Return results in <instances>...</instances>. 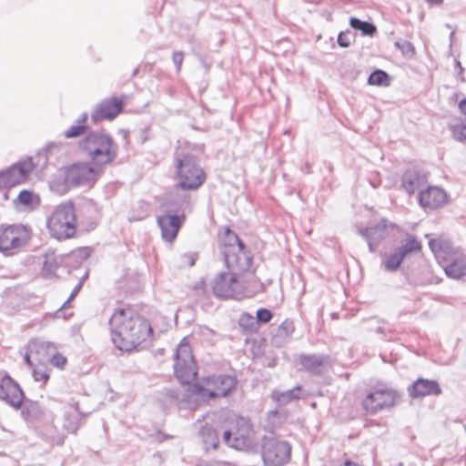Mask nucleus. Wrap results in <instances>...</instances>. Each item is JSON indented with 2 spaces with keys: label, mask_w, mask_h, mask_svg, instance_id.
Instances as JSON below:
<instances>
[{
  "label": "nucleus",
  "mask_w": 466,
  "mask_h": 466,
  "mask_svg": "<svg viewBox=\"0 0 466 466\" xmlns=\"http://www.w3.org/2000/svg\"><path fill=\"white\" fill-rule=\"evenodd\" d=\"M108 324L111 340L121 351L135 350L152 334L148 320L131 308L116 309Z\"/></svg>",
  "instance_id": "obj_1"
},
{
  "label": "nucleus",
  "mask_w": 466,
  "mask_h": 466,
  "mask_svg": "<svg viewBox=\"0 0 466 466\" xmlns=\"http://www.w3.org/2000/svg\"><path fill=\"white\" fill-rule=\"evenodd\" d=\"M389 228L388 221L381 219L376 225L359 228V233L367 241L370 252H375L380 242L388 236Z\"/></svg>",
  "instance_id": "obj_20"
},
{
  "label": "nucleus",
  "mask_w": 466,
  "mask_h": 466,
  "mask_svg": "<svg viewBox=\"0 0 466 466\" xmlns=\"http://www.w3.org/2000/svg\"><path fill=\"white\" fill-rule=\"evenodd\" d=\"M149 216V205L145 201H139L128 216V221H141Z\"/></svg>",
  "instance_id": "obj_29"
},
{
  "label": "nucleus",
  "mask_w": 466,
  "mask_h": 466,
  "mask_svg": "<svg viewBox=\"0 0 466 466\" xmlns=\"http://www.w3.org/2000/svg\"><path fill=\"white\" fill-rule=\"evenodd\" d=\"M291 447L285 441H268L264 445L263 460L268 466H282L290 458Z\"/></svg>",
  "instance_id": "obj_14"
},
{
  "label": "nucleus",
  "mask_w": 466,
  "mask_h": 466,
  "mask_svg": "<svg viewBox=\"0 0 466 466\" xmlns=\"http://www.w3.org/2000/svg\"><path fill=\"white\" fill-rule=\"evenodd\" d=\"M31 353L35 355L37 364H46L56 347L54 343L40 339H34L28 343Z\"/></svg>",
  "instance_id": "obj_24"
},
{
  "label": "nucleus",
  "mask_w": 466,
  "mask_h": 466,
  "mask_svg": "<svg viewBox=\"0 0 466 466\" xmlns=\"http://www.w3.org/2000/svg\"><path fill=\"white\" fill-rule=\"evenodd\" d=\"M46 227L50 235L58 240L72 238L76 230L73 203L68 201L58 205L47 218Z\"/></svg>",
  "instance_id": "obj_5"
},
{
  "label": "nucleus",
  "mask_w": 466,
  "mask_h": 466,
  "mask_svg": "<svg viewBox=\"0 0 466 466\" xmlns=\"http://www.w3.org/2000/svg\"><path fill=\"white\" fill-rule=\"evenodd\" d=\"M238 425H240L241 429L238 430L236 432H232L231 431H224L223 441L228 446L236 450H241L247 444L250 427L248 420L243 418L238 420Z\"/></svg>",
  "instance_id": "obj_21"
},
{
  "label": "nucleus",
  "mask_w": 466,
  "mask_h": 466,
  "mask_svg": "<svg viewBox=\"0 0 466 466\" xmlns=\"http://www.w3.org/2000/svg\"><path fill=\"white\" fill-rule=\"evenodd\" d=\"M389 75L380 69L373 71L369 78L368 84L371 86H388Z\"/></svg>",
  "instance_id": "obj_34"
},
{
  "label": "nucleus",
  "mask_w": 466,
  "mask_h": 466,
  "mask_svg": "<svg viewBox=\"0 0 466 466\" xmlns=\"http://www.w3.org/2000/svg\"><path fill=\"white\" fill-rule=\"evenodd\" d=\"M32 375L35 381L45 384L49 379L46 364H36L32 368Z\"/></svg>",
  "instance_id": "obj_35"
},
{
  "label": "nucleus",
  "mask_w": 466,
  "mask_h": 466,
  "mask_svg": "<svg viewBox=\"0 0 466 466\" xmlns=\"http://www.w3.org/2000/svg\"><path fill=\"white\" fill-rule=\"evenodd\" d=\"M213 293L218 298H235L242 295V287L236 273H220L213 280Z\"/></svg>",
  "instance_id": "obj_13"
},
{
  "label": "nucleus",
  "mask_w": 466,
  "mask_h": 466,
  "mask_svg": "<svg viewBox=\"0 0 466 466\" xmlns=\"http://www.w3.org/2000/svg\"><path fill=\"white\" fill-rule=\"evenodd\" d=\"M31 238V230L22 224L0 227V252L5 256H13L27 245Z\"/></svg>",
  "instance_id": "obj_8"
},
{
  "label": "nucleus",
  "mask_w": 466,
  "mask_h": 466,
  "mask_svg": "<svg viewBox=\"0 0 466 466\" xmlns=\"http://www.w3.org/2000/svg\"><path fill=\"white\" fill-rule=\"evenodd\" d=\"M180 259L182 266L192 267L196 263L197 255L195 253H186L181 256Z\"/></svg>",
  "instance_id": "obj_44"
},
{
  "label": "nucleus",
  "mask_w": 466,
  "mask_h": 466,
  "mask_svg": "<svg viewBox=\"0 0 466 466\" xmlns=\"http://www.w3.org/2000/svg\"><path fill=\"white\" fill-rule=\"evenodd\" d=\"M302 389L300 386H296L293 389L279 391L274 390L272 392V399L280 406L287 405L288 403L299 400L301 398Z\"/></svg>",
  "instance_id": "obj_27"
},
{
  "label": "nucleus",
  "mask_w": 466,
  "mask_h": 466,
  "mask_svg": "<svg viewBox=\"0 0 466 466\" xmlns=\"http://www.w3.org/2000/svg\"><path fill=\"white\" fill-rule=\"evenodd\" d=\"M175 164L179 187L193 190L198 188L205 182L206 174L197 163V157L194 155L177 150Z\"/></svg>",
  "instance_id": "obj_4"
},
{
  "label": "nucleus",
  "mask_w": 466,
  "mask_h": 466,
  "mask_svg": "<svg viewBox=\"0 0 466 466\" xmlns=\"http://www.w3.org/2000/svg\"><path fill=\"white\" fill-rule=\"evenodd\" d=\"M44 413V410L42 406L37 401L26 400L25 403V408L23 410V414L26 415L31 419H37L41 417Z\"/></svg>",
  "instance_id": "obj_33"
},
{
  "label": "nucleus",
  "mask_w": 466,
  "mask_h": 466,
  "mask_svg": "<svg viewBox=\"0 0 466 466\" xmlns=\"http://www.w3.org/2000/svg\"><path fill=\"white\" fill-rule=\"evenodd\" d=\"M76 296L71 293L69 298L63 303L62 308H65Z\"/></svg>",
  "instance_id": "obj_58"
},
{
  "label": "nucleus",
  "mask_w": 466,
  "mask_h": 466,
  "mask_svg": "<svg viewBox=\"0 0 466 466\" xmlns=\"http://www.w3.org/2000/svg\"><path fill=\"white\" fill-rule=\"evenodd\" d=\"M223 256L227 267L231 270L246 272L251 268L253 258L244 244L224 249Z\"/></svg>",
  "instance_id": "obj_16"
},
{
  "label": "nucleus",
  "mask_w": 466,
  "mask_h": 466,
  "mask_svg": "<svg viewBox=\"0 0 466 466\" xmlns=\"http://www.w3.org/2000/svg\"><path fill=\"white\" fill-rule=\"evenodd\" d=\"M459 107L461 111V113L465 116V120H466V98H463L460 104H459Z\"/></svg>",
  "instance_id": "obj_50"
},
{
  "label": "nucleus",
  "mask_w": 466,
  "mask_h": 466,
  "mask_svg": "<svg viewBox=\"0 0 466 466\" xmlns=\"http://www.w3.org/2000/svg\"><path fill=\"white\" fill-rule=\"evenodd\" d=\"M202 434L204 437V443L207 449L209 447L213 449L218 448L219 441L215 430L211 428H205L202 430Z\"/></svg>",
  "instance_id": "obj_36"
},
{
  "label": "nucleus",
  "mask_w": 466,
  "mask_h": 466,
  "mask_svg": "<svg viewBox=\"0 0 466 466\" xmlns=\"http://www.w3.org/2000/svg\"><path fill=\"white\" fill-rule=\"evenodd\" d=\"M168 214L157 218V225L161 229V236L164 240L172 242L185 220V213L181 208H172Z\"/></svg>",
  "instance_id": "obj_15"
},
{
  "label": "nucleus",
  "mask_w": 466,
  "mask_h": 466,
  "mask_svg": "<svg viewBox=\"0 0 466 466\" xmlns=\"http://www.w3.org/2000/svg\"><path fill=\"white\" fill-rule=\"evenodd\" d=\"M294 330L295 326L293 321L289 319H285L278 328V333L275 336L276 343H279V338L281 339L279 343L286 342Z\"/></svg>",
  "instance_id": "obj_30"
},
{
  "label": "nucleus",
  "mask_w": 466,
  "mask_h": 466,
  "mask_svg": "<svg viewBox=\"0 0 466 466\" xmlns=\"http://www.w3.org/2000/svg\"><path fill=\"white\" fill-rule=\"evenodd\" d=\"M184 56L182 52H175L172 56L173 63L175 64L177 70L179 71L183 63Z\"/></svg>",
  "instance_id": "obj_46"
},
{
  "label": "nucleus",
  "mask_w": 466,
  "mask_h": 466,
  "mask_svg": "<svg viewBox=\"0 0 466 466\" xmlns=\"http://www.w3.org/2000/svg\"><path fill=\"white\" fill-rule=\"evenodd\" d=\"M272 317L271 311L268 309L261 308L257 310L256 318L258 323L266 324L271 320Z\"/></svg>",
  "instance_id": "obj_42"
},
{
  "label": "nucleus",
  "mask_w": 466,
  "mask_h": 466,
  "mask_svg": "<svg viewBox=\"0 0 466 466\" xmlns=\"http://www.w3.org/2000/svg\"><path fill=\"white\" fill-rule=\"evenodd\" d=\"M421 249V243L411 234H407L401 245L392 253L385 255L382 260V267L387 271H395L399 268L403 259L410 254L419 252Z\"/></svg>",
  "instance_id": "obj_11"
},
{
  "label": "nucleus",
  "mask_w": 466,
  "mask_h": 466,
  "mask_svg": "<svg viewBox=\"0 0 466 466\" xmlns=\"http://www.w3.org/2000/svg\"><path fill=\"white\" fill-rule=\"evenodd\" d=\"M454 137L459 141H466V120L452 127Z\"/></svg>",
  "instance_id": "obj_40"
},
{
  "label": "nucleus",
  "mask_w": 466,
  "mask_h": 466,
  "mask_svg": "<svg viewBox=\"0 0 466 466\" xmlns=\"http://www.w3.org/2000/svg\"><path fill=\"white\" fill-rule=\"evenodd\" d=\"M418 201L424 210H434L447 203L448 195L440 187L429 186L419 192Z\"/></svg>",
  "instance_id": "obj_19"
},
{
  "label": "nucleus",
  "mask_w": 466,
  "mask_h": 466,
  "mask_svg": "<svg viewBox=\"0 0 466 466\" xmlns=\"http://www.w3.org/2000/svg\"><path fill=\"white\" fill-rule=\"evenodd\" d=\"M237 379L235 376L218 374L202 379L200 383L192 386V392L202 400H210L226 397L235 389Z\"/></svg>",
  "instance_id": "obj_6"
},
{
  "label": "nucleus",
  "mask_w": 466,
  "mask_h": 466,
  "mask_svg": "<svg viewBox=\"0 0 466 466\" xmlns=\"http://www.w3.org/2000/svg\"><path fill=\"white\" fill-rule=\"evenodd\" d=\"M299 361L302 367L310 373L320 374L329 365V358L323 355H301Z\"/></svg>",
  "instance_id": "obj_25"
},
{
  "label": "nucleus",
  "mask_w": 466,
  "mask_h": 466,
  "mask_svg": "<svg viewBox=\"0 0 466 466\" xmlns=\"http://www.w3.org/2000/svg\"><path fill=\"white\" fill-rule=\"evenodd\" d=\"M428 183V177L425 173L418 169L407 170L401 177V187L409 194H414L416 191L422 190Z\"/></svg>",
  "instance_id": "obj_22"
},
{
  "label": "nucleus",
  "mask_w": 466,
  "mask_h": 466,
  "mask_svg": "<svg viewBox=\"0 0 466 466\" xmlns=\"http://www.w3.org/2000/svg\"><path fill=\"white\" fill-rule=\"evenodd\" d=\"M81 288H82V284H81V283H78V284L75 287V289L72 290V292H71V293L73 294V296H76V294L79 292V290L81 289Z\"/></svg>",
  "instance_id": "obj_55"
},
{
  "label": "nucleus",
  "mask_w": 466,
  "mask_h": 466,
  "mask_svg": "<svg viewBox=\"0 0 466 466\" xmlns=\"http://www.w3.org/2000/svg\"><path fill=\"white\" fill-rule=\"evenodd\" d=\"M339 466H360V465L358 463L353 462L350 460L347 459Z\"/></svg>",
  "instance_id": "obj_54"
},
{
  "label": "nucleus",
  "mask_w": 466,
  "mask_h": 466,
  "mask_svg": "<svg viewBox=\"0 0 466 466\" xmlns=\"http://www.w3.org/2000/svg\"><path fill=\"white\" fill-rule=\"evenodd\" d=\"M25 360L31 369L37 364V362L35 361V355L31 353V349H29V345H27V350L25 355Z\"/></svg>",
  "instance_id": "obj_45"
},
{
  "label": "nucleus",
  "mask_w": 466,
  "mask_h": 466,
  "mask_svg": "<svg viewBox=\"0 0 466 466\" xmlns=\"http://www.w3.org/2000/svg\"><path fill=\"white\" fill-rule=\"evenodd\" d=\"M34 167L32 157H27L1 171L0 188L12 187L25 182Z\"/></svg>",
  "instance_id": "obj_12"
},
{
  "label": "nucleus",
  "mask_w": 466,
  "mask_h": 466,
  "mask_svg": "<svg viewBox=\"0 0 466 466\" xmlns=\"http://www.w3.org/2000/svg\"><path fill=\"white\" fill-rule=\"evenodd\" d=\"M71 408L74 410L73 411H71V413L73 414H79V417H86L88 413H82L80 410H79V404L78 402H75L71 405Z\"/></svg>",
  "instance_id": "obj_49"
},
{
  "label": "nucleus",
  "mask_w": 466,
  "mask_h": 466,
  "mask_svg": "<svg viewBox=\"0 0 466 466\" xmlns=\"http://www.w3.org/2000/svg\"><path fill=\"white\" fill-rule=\"evenodd\" d=\"M395 46L407 57H412L415 54V48L413 45L406 40L395 42Z\"/></svg>",
  "instance_id": "obj_37"
},
{
  "label": "nucleus",
  "mask_w": 466,
  "mask_h": 466,
  "mask_svg": "<svg viewBox=\"0 0 466 466\" xmlns=\"http://www.w3.org/2000/svg\"><path fill=\"white\" fill-rule=\"evenodd\" d=\"M0 399L15 408H20L25 400L24 391L18 383L7 374L0 373Z\"/></svg>",
  "instance_id": "obj_18"
},
{
  "label": "nucleus",
  "mask_w": 466,
  "mask_h": 466,
  "mask_svg": "<svg viewBox=\"0 0 466 466\" xmlns=\"http://www.w3.org/2000/svg\"><path fill=\"white\" fill-rule=\"evenodd\" d=\"M48 362L56 368L62 369L66 363V358L56 350L52 352Z\"/></svg>",
  "instance_id": "obj_41"
},
{
  "label": "nucleus",
  "mask_w": 466,
  "mask_h": 466,
  "mask_svg": "<svg viewBox=\"0 0 466 466\" xmlns=\"http://www.w3.org/2000/svg\"><path fill=\"white\" fill-rule=\"evenodd\" d=\"M16 208H23L25 210L32 211L40 205V198L33 191L24 189L20 191L17 198L14 200Z\"/></svg>",
  "instance_id": "obj_26"
},
{
  "label": "nucleus",
  "mask_w": 466,
  "mask_h": 466,
  "mask_svg": "<svg viewBox=\"0 0 466 466\" xmlns=\"http://www.w3.org/2000/svg\"><path fill=\"white\" fill-rule=\"evenodd\" d=\"M351 33L350 31L348 32H341L339 33L338 36V44L341 47H348L350 46L351 40H350Z\"/></svg>",
  "instance_id": "obj_43"
},
{
  "label": "nucleus",
  "mask_w": 466,
  "mask_h": 466,
  "mask_svg": "<svg viewBox=\"0 0 466 466\" xmlns=\"http://www.w3.org/2000/svg\"><path fill=\"white\" fill-rule=\"evenodd\" d=\"M429 247L448 278L460 279L466 276V255L443 239H431Z\"/></svg>",
  "instance_id": "obj_3"
},
{
  "label": "nucleus",
  "mask_w": 466,
  "mask_h": 466,
  "mask_svg": "<svg viewBox=\"0 0 466 466\" xmlns=\"http://www.w3.org/2000/svg\"><path fill=\"white\" fill-rule=\"evenodd\" d=\"M400 394L397 390L388 388H376L362 400V407L369 414H376L379 411L393 407Z\"/></svg>",
  "instance_id": "obj_10"
},
{
  "label": "nucleus",
  "mask_w": 466,
  "mask_h": 466,
  "mask_svg": "<svg viewBox=\"0 0 466 466\" xmlns=\"http://www.w3.org/2000/svg\"><path fill=\"white\" fill-rule=\"evenodd\" d=\"M87 117H88V115L87 113H83L79 118L77 119V125H85V123L86 122L87 120Z\"/></svg>",
  "instance_id": "obj_51"
},
{
  "label": "nucleus",
  "mask_w": 466,
  "mask_h": 466,
  "mask_svg": "<svg viewBox=\"0 0 466 466\" xmlns=\"http://www.w3.org/2000/svg\"><path fill=\"white\" fill-rule=\"evenodd\" d=\"M372 330L379 334H386L387 331H390V329H386L384 326H379Z\"/></svg>",
  "instance_id": "obj_52"
},
{
  "label": "nucleus",
  "mask_w": 466,
  "mask_h": 466,
  "mask_svg": "<svg viewBox=\"0 0 466 466\" xmlns=\"http://www.w3.org/2000/svg\"><path fill=\"white\" fill-rule=\"evenodd\" d=\"M238 244L244 243L239 239L236 233L228 228L226 231L225 249L231 248L233 246H238Z\"/></svg>",
  "instance_id": "obj_39"
},
{
  "label": "nucleus",
  "mask_w": 466,
  "mask_h": 466,
  "mask_svg": "<svg viewBox=\"0 0 466 466\" xmlns=\"http://www.w3.org/2000/svg\"><path fill=\"white\" fill-rule=\"evenodd\" d=\"M81 417L79 414H73L71 411L65 413V421L63 424L64 429L70 433H76L81 425Z\"/></svg>",
  "instance_id": "obj_31"
},
{
  "label": "nucleus",
  "mask_w": 466,
  "mask_h": 466,
  "mask_svg": "<svg viewBox=\"0 0 466 466\" xmlns=\"http://www.w3.org/2000/svg\"><path fill=\"white\" fill-rule=\"evenodd\" d=\"M44 258L45 259L43 262V272L46 276L54 275L59 266V262L55 252L46 253Z\"/></svg>",
  "instance_id": "obj_32"
},
{
  "label": "nucleus",
  "mask_w": 466,
  "mask_h": 466,
  "mask_svg": "<svg viewBox=\"0 0 466 466\" xmlns=\"http://www.w3.org/2000/svg\"><path fill=\"white\" fill-rule=\"evenodd\" d=\"M174 371L182 384H189L198 375L197 364L190 345L184 339L177 348Z\"/></svg>",
  "instance_id": "obj_9"
},
{
  "label": "nucleus",
  "mask_w": 466,
  "mask_h": 466,
  "mask_svg": "<svg viewBox=\"0 0 466 466\" xmlns=\"http://www.w3.org/2000/svg\"><path fill=\"white\" fill-rule=\"evenodd\" d=\"M426 2L430 5H441L443 0H426Z\"/></svg>",
  "instance_id": "obj_57"
},
{
  "label": "nucleus",
  "mask_w": 466,
  "mask_h": 466,
  "mask_svg": "<svg viewBox=\"0 0 466 466\" xmlns=\"http://www.w3.org/2000/svg\"><path fill=\"white\" fill-rule=\"evenodd\" d=\"M455 66L458 69V76L462 82H465V78L463 76L464 68L461 66V63L459 60H455Z\"/></svg>",
  "instance_id": "obj_48"
},
{
  "label": "nucleus",
  "mask_w": 466,
  "mask_h": 466,
  "mask_svg": "<svg viewBox=\"0 0 466 466\" xmlns=\"http://www.w3.org/2000/svg\"><path fill=\"white\" fill-rule=\"evenodd\" d=\"M104 168L90 162H76L65 170V183L68 187L93 186L103 175Z\"/></svg>",
  "instance_id": "obj_7"
},
{
  "label": "nucleus",
  "mask_w": 466,
  "mask_h": 466,
  "mask_svg": "<svg viewBox=\"0 0 466 466\" xmlns=\"http://www.w3.org/2000/svg\"><path fill=\"white\" fill-rule=\"evenodd\" d=\"M410 396L413 399L424 397L427 395H440L441 389L439 383L434 380L418 379L408 389Z\"/></svg>",
  "instance_id": "obj_23"
},
{
  "label": "nucleus",
  "mask_w": 466,
  "mask_h": 466,
  "mask_svg": "<svg viewBox=\"0 0 466 466\" xmlns=\"http://www.w3.org/2000/svg\"><path fill=\"white\" fill-rule=\"evenodd\" d=\"M350 25L353 29L360 31L363 35L372 36L377 32V28L372 23L356 17L350 18Z\"/></svg>",
  "instance_id": "obj_28"
},
{
  "label": "nucleus",
  "mask_w": 466,
  "mask_h": 466,
  "mask_svg": "<svg viewBox=\"0 0 466 466\" xmlns=\"http://www.w3.org/2000/svg\"><path fill=\"white\" fill-rule=\"evenodd\" d=\"M87 129V126L86 125H76L69 127L66 131H65L64 136L66 138H75L83 135Z\"/></svg>",
  "instance_id": "obj_38"
},
{
  "label": "nucleus",
  "mask_w": 466,
  "mask_h": 466,
  "mask_svg": "<svg viewBox=\"0 0 466 466\" xmlns=\"http://www.w3.org/2000/svg\"><path fill=\"white\" fill-rule=\"evenodd\" d=\"M245 319H248V320H254L253 317L248 315V314H243L240 318V324L241 325H244V320Z\"/></svg>",
  "instance_id": "obj_53"
},
{
  "label": "nucleus",
  "mask_w": 466,
  "mask_h": 466,
  "mask_svg": "<svg viewBox=\"0 0 466 466\" xmlns=\"http://www.w3.org/2000/svg\"><path fill=\"white\" fill-rule=\"evenodd\" d=\"M56 148H57V146L56 144H54V143L49 144L43 152L38 153V157L39 158H41V157L45 158L44 164H46L47 159H48V154L51 153L54 149H56Z\"/></svg>",
  "instance_id": "obj_47"
},
{
  "label": "nucleus",
  "mask_w": 466,
  "mask_h": 466,
  "mask_svg": "<svg viewBox=\"0 0 466 466\" xmlns=\"http://www.w3.org/2000/svg\"><path fill=\"white\" fill-rule=\"evenodd\" d=\"M275 419H279V416L276 411H271L268 416L269 420H274Z\"/></svg>",
  "instance_id": "obj_56"
},
{
  "label": "nucleus",
  "mask_w": 466,
  "mask_h": 466,
  "mask_svg": "<svg viewBox=\"0 0 466 466\" xmlns=\"http://www.w3.org/2000/svg\"><path fill=\"white\" fill-rule=\"evenodd\" d=\"M124 101L113 96L98 103L91 114V121L96 124L103 120L115 119L123 110Z\"/></svg>",
  "instance_id": "obj_17"
},
{
  "label": "nucleus",
  "mask_w": 466,
  "mask_h": 466,
  "mask_svg": "<svg viewBox=\"0 0 466 466\" xmlns=\"http://www.w3.org/2000/svg\"><path fill=\"white\" fill-rule=\"evenodd\" d=\"M79 148L92 163L105 169L117 157V146L106 132L91 131L79 142Z\"/></svg>",
  "instance_id": "obj_2"
}]
</instances>
